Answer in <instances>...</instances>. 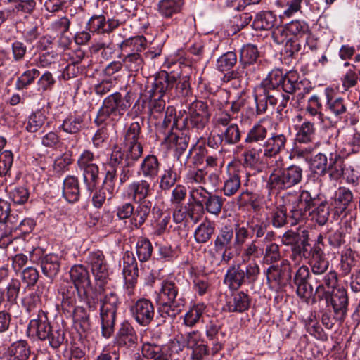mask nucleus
Here are the masks:
<instances>
[{
	"mask_svg": "<svg viewBox=\"0 0 360 360\" xmlns=\"http://www.w3.org/2000/svg\"><path fill=\"white\" fill-rule=\"evenodd\" d=\"M158 313L164 318H174L183 310L186 299L179 295V286L172 279H165L161 283L157 298Z\"/></svg>",
	"mask_w": 360,
	"mask_h": 360,
	"instance_id": "3",
	"label": "nucleus"
},
{
	"mask_svg": "<svg viewBox=\"0 0 360 360\" xmlns=\"http://www.w3.org/2000/svg\"><path fill=\"white\" fill-rule=\"evenodd\" d=\"M153 245L150 241L144 237L138 238L136 243V254L141 262L148 261L153 253Z\"/></svg>",
	"mask_w": 360,
	"mask_h": 360,
	"instance_id": "54",
	"label": "nucleus"
},
{
	"mask_svg": "<svg viewBox=\"0 0 360 360\" xmlns=\"http://www.w3.org/2000/svg\"><path fill=\"white\" fill-rule=\"evenodd\" d=\"M98 288L99 294L103 293L100 298L101 333L104 338H109L114 333L117 311L121 302L115 291H107L104 285Z\"/></svg>",
	"mask_w": 360,
	"mask_h": 360,
	"instance_id": "6",
	"label": "nucleus"
},
{
	"mask_svg": "<svg viewBox=\"0 0 360 360\" xmlns=\"http://www.w3.org/2000/svg\"><path fill=\"white\" fill-rule=\"evenodd\" d=\"M63 195L69 202L79 200L80 190L78 179L74 176H68L63 181Z\"/></svg>",
	"mask_w": 360,
	"mask_h": 360,
	"instance_id": "39",
	"label": "nucleus"
},
{
	"mask_svg": "<svg viewBox=\"0 0 360 360\" xmlns=\"http://www.w3.org/2000/svg\"><path fill=\"white\" fill-rule=\"evenodd\" d=\"M326 110L334 115L335 117H342L346 113L347 105L344 99L340 96H335L331 91L326 90Z\"/></svg>",
	"mask_w": 360,
	"mask_h": 360,
	"instance_id": "42",
	"label": "nucleus"
},
{
	"mask_svg": "<svg viewBox=\"0 0 360 360\" xmlns=\"http://www.w3.org/2000/svg\"><path fill=\"white\" fill-rule=\"evenodd\" d=\"M270 175L266 184L269 190L281 191L290 188L298 184L302 179V168L292 165L285 167L284 160L278 157L269 167Z\"/></svg>",
	"mask_w": 360,
	"mask_h": 360,
	"instance_id": "2",
	"label": "nucleus"
},
{
	"mask_svg": "<svg viewBox=\"0 0 360 360\" xmlns=\"http://www.w3.org/2000/svg\"><path fill=\"white\" fill-rule=\"evenodd\" d=\"M223 205L224 200L221 196L209 193L207 198L204 202L203 207L208 213L218 216L221 213Z\"/></svg>",
	"mask_w": 360,
	"mask_h": 360,
	"instance_id": "61",
	"label": "nucleus"
},
{
	"mask_svg": "<svg viewBox=\"0 0 360 360\" xmlns=\"http://www.w3.org/2000/svg\"><path fill=\"white\" fill-rule=\"evenodd\" d=\"M70 276L73 286L83 289V294H86V289L91 286L89 273L86 268L82 264L74 265L70 270Z\"/></svg>",
	"mask_w": 360,
	"mask_h": 360,
	"instance_id": "31",
	"label": "nucleus"
},
{
	"mask_svg": "<svg viewBox=\"0 0 360 360\" xmlns=\"http://www.w3.org/2000/svg\"><path fill=\"white\" fill-rule=\"evenodd\" d=\"M323 198V196L320 194H312L309 191L303 190L298 197L290 200L288 211L289 217L292 219L291 225H295L305 219Z\"/></svg>",
	"mask_w": 360,
	"mask_h": 360,
	"instance_id": "9",
	"label": "nucleus"
},
{
	"mask_svg": "<svg viewBox=\"0 0 360 360\" xmlns=\"http://www.w3.org/2000/svg\"><path fill=\"white\" fill-rule=\"evenodd\" d=\"M259 52L257 47L252 44L243 46L240 53V64L243 68L253 65L258 58Z\"/></svg>",
	"mask_w": 360,
	"mask_h": 360,
	"instance_id": "53",
	"label": "nucleus"
},
{
	"mask_svg": "<svg viewBox=\"0 0 360 360\" xmlns=\"http://www.w3.org/2000/svg\"><path fill=\"white\" fill-rule=\"evenodd\" d=\"M183 344L192 351L190 360H202L208 354V349L204 344L201 335L198 331H192L182 334Z\"/></svg>",
	"mask_w": 360,
	"mask_h": 360,
	"instance_id": "19",
	"label": "nucleus"
},
{
	"mask_svg": "<svg viewBox=\"0 0 360 360\" xmlns=\"http://www.w3.org/2000/svg\"><path fill=\"white\" fill-rule=\"evenodd\" d=\"M297 120L302 122L296 127L295 141L297 143L309 144L314 141L316 137V129L314 120L305 118L298 115Z\"/></svg>",
	"mask_w": 360,
	"mask_h": 360,
	"instance_id": "21",
	"label": "nucleus"
},
{
	"mask_svg": "<svg viewBox=\"0 0 360 360\" xmlns=\"http://www.w3.org/2000/svg\"><path fill=\"white\" fill-rule=\"evenodd\" d=\"M224 145H234L238 143L241 138L240 131L237 124H231L221 133Z\"/></svg>",
	"mask_w": 360,
	"mask_h": 360,
	"instance_id": "63",
	"label": "nucleus"
},
{
	"mask_svg": "<svg viewBox=\"0 0 360 360\" xmlns=\"http://www.w3.org/2000/svg\"><path fill=\"white\" fill-rule=\"evenodd\" d=\"M154 79L159 84H162L163 91L167 98H174L188 96L191 94L189 77H176L165 71L160 72Z\"/></svg>",
	"mask_w": 360,
	"mask_h": 360,
	"instance_id": "11",
	"label": "nucleus"
},
{
	"mask_svg": "<svg viewBox=\"0 0 360 360\" xmlns=\"http://www.w3.org/2000/svg\"><path fill=\"white\" fill-rule=\"evenodd\" d=\"M330 304L333 309L335 319L342 321L345 319L348 307V295L345 288H338L331 295Z\"/></svg>",
	"mask_w": 360,
	"mask_h": 360,
	"instance_id": "25",
	"label": "nucleus"
},
{
	"mask_svg": "<svg viewBox=\"0 0 360 360\" xmlns=\"http://www.w3.org/2000/svg\"><path fill=\"white\" fill-rule=\"evenodd\" d=\"M291 224L292 219L289 217L288 204L285 207H278L272 212V225L275 228H281L288 223Z\"/></svg>",
	"mask_w": 360,
	"mask_h": 360,
	"instance_id": "60",
	"label": "nucleus"
},
{
	"mask_svg": "<svg viewBox=\"0 0 360 360\" xmlns=\"http://www.w3.org/2000/svg\"><path fill=\"white\" fill-rule=\"evenodd\" d=\"M288 134L278 129L269 131L267 139L262 144L263 157L266 158H276L284 151L288 142Z\"/></svg>",
	"mask_w": 360,
	"mask_h": 360,
	"instance_id": "17",
	"label": "nucleus"
},
{
	"mask_svg": "<svg viewBox=\"0 0 360 360\" xmlns=\"http://www.w3.org/2000/svg\"><path fill=\"white\" fill-rule=\"evenodd\" d=\"M150 183L146 179L134 181L128 185L127 193L134 202L150 201L147 198L151 195Z\"/></svg>",
	"mask_w": 360,
	"mask_h": 360,
	"instance_id": "23",
	"label": "nucleus"
},
{
	"mask_svg": "<svg viewBox=\"0 0 360 360\" xmlns=\"http://www.w3.org/2000/svg\"><path fill=\"white\" fill-rule=\"evenodd\" d=\"M250 296L243 291L233 293L226 301V310L233 313H243L250 306Z\"/></svg>",
	"mask_w": 360,
	"mask_h": 360,
	"instance_id": "30",
	"label": "nucleus"
},
{
	"mask_svg": "<svg viewBox=\"0 0 360 360\" xmlns=\"http://www.w3.org/2000/svg\"><path fill=\"white\" fill-rule=\"evenodd\" d=\"M40 72L37 68L28 69L23 72L17 79L15 86L18 91L27 89L34 83L35 79L39 76Z\"/></svg>",
	"mask_w": 360,
	"mask_h": 360,
	"instance_id": "57",
	"label": "nucleus"
},
{
	"mask_svg": "<svg viewBox=\"0 0 360 360\" xmlns=\"http://www.w3.org/2000/svg\"><path fill=\"white\" fill-rule=\"evenodd\" d=\"M307 258L309 259L308 264L314 275H323L329 269L330 262L323 251L315 248L313 252L307 253Z\"/></svg>",
	"mask_w": 360,
	"mask_h": 360,
	"instance_id": "28",
	"label": "nucleus"
},
{
	"mask_svg": "<svg viewBox=\"0 0 360 360\" xmlns=\"http://www.w3.org/2000/svg\"><path fill=\"white\" fill-rule=\"evenodd\" d=\"M28 331L41 340H48L51 347L58 348L65 339V333L60 326H52L46 314L40 311L36 319L30 321Z\"/></svg>",
	"mask_w": 360,
	"mask_h": 360,
	"instance_id": "5",
	"label": "nucleus"
},
{
	"mask_svg": "<svg viewBox=\"0 0 360 360\" xmlns=\"http://www.w3.org/2000/svg\"><path fill=\"white\" fill-rule=\"evenodd\" d=\"M122 274L124 279L132 283L138 277V263L131 252L127 251L124 254Z\"/></svg>",
	"mask_w": 360,
	"mask_h": 360,
	"instance_id": "40",
	"label": "nucleus"
},
{
	"mask_svg": "<svg viewBox=\"0 0 360 360\" xmlns=\"http://www.w3.org/2000/svg\"><path fill=\"white\" fill-rule=\"evenodd\" d=\"M130 313L138 324L145 327L153 321L155 307L151 300L140 298L131 306Z\"/></svg>",
	"mask_w": 360,
	"mask_h": 360,
	"instance_id": "18",
	"label": "nucleus"
},
{
	"mask_svg": "<svg viewBox=\"0 0 360 360\" xmlns=\"http://www.w3.org/2000/svg\"><path fill=\"white\" fill-rule=\"evenodd\" d=\"M263 155V149L261 147L248 148L245 150L243 157V165L249 167H255L261 162V155Z\"/></svg>",
	"mask_w": 360,
	"mask_h": 360,
	"instance_id": "59",
	"label": "nucleus"
},
{
	"mask_svg": "<svg viewBox=\"0 0 360 360\" xmlns=\"http://www.w3.org/2000/svg\"><path fill=\"white\" fill-rule=\"evenodd\" d=\"M189 139L187 133L180 129H176V131H172L165 137L169 148L174 149L179 156L188 148Z\"/></svg>",
	"mask_w": 360,
	"mask_h": 360,
	"instance_id": "32",
	"label": "nucleus"
},
{
	"mask_svg": "<svg viewBox=\"0 0 360 360\" xmlns=\"http://www.w3.org/2000/svg\"><path fill=\"white\" fill-rule=\"evenodd\" d=\"M162 84L159 85L155 79L146 90L147 96L149 98L150 119L158 121L162 118L165 112L166 101L165 97H167L165 91H163Z\"/></svg>",
	"mask_w": 360,
	"mask_h": 360,
	"instance_id": "14",
	"label": "nucleus"
},
{
	"mask_svg": "<svg viewBox=\"0 0 360 360\" xmlns=\"http://www.w3.org/2000/svg\"><path fill=\"white\" fill-rule=\"evenodd\" d=\"M42 273L48 278H53L59 271L60 259L57 255L48 254L41 259Z\"/></svg>",
	"mask_w": 360,
	"mask_h": 360,
	"instance_id": "43",
	"label": "nucleus"
},
{
	"mask_svg": "<svg viewBox=\"0 0 360 360\" xmlns=\"http://www.w3.org/2000/svg\"><path fill=\"white\" fill-rule=\"evenodd\" d=\"M68 313L72 316L75 323L79 326L82 332H86L90 329L89 315L84 307H77L72 311Z\"/></svg>",
	"mask_w": 360,
	"mask_h": 360,
	"instance_id": "56",
	"label": "nucleus"
},
{
	"mask_svg": "<svg viewBox=\"0 0 360 360\" xmlns=\"http://www.w3.org/2000/svg\"><path fill=\"white\" fill-rule=\"evenodd\" d=\"M276 22V17L271 11H263L257 13L253 20L255 30H269L273 28Z\"/></svg>",
	"mask_w": 360,
	"mask_h": 360,
	"instance_id": "49",
	"label": "nucleus"
},
{
	"mask_svg": "<svg viewBox=\"0 0 360 360\" xmlns=\"http://www.w3.org/2000/svg\"><path fill=\"white\" fill-rule=\"evenodd\" d=\"M344 160L337 152L330 153L329 155V163L328 171L330 172V177L338 179L344 174Z\"/></svg>",
	"mask_w": 360,
	"mask_h": 360,
	"instance_id": "50",
	"label": "nucleus"
},
{
	"mask_svg": "<svg viewBox=\"0 0 360 360\" xmlns=\"http://www.w3.org/2000/svg\"><path fill=\"white\" fill-rule=\"evenodd\" d=\"M37 0H7L9 4L15 3L13 11L16 14L31 15L37 7Z\"/></svg>",
	"mask_w": 360,
	"mask_h": 360,
	"instance_id": "58",
	"label": "nucleus"
},
{
	"mask_svg": "<svg viewBox=\"0 0 360 360\" xmlns=\"http://www.w3.org/2000/svg\"><path fill=\"white\" fill-rule=\"evenodd\" d=\"M86 263L91 268L98 287L107 284L109 279L108 264L103 252L97 250L90 252L86 259Z\"/></svg>",
	"mask_w": 360,
	"mask_h": 360,
	"instance_id": "16",
	"label": "nucleus"
},
{
	"mask_svg": "<svg viewBox=\"0 0 360 360\" xmlns=\"http://www.w3.org/2000/svg\"><path fill=\"white\" fill-rule=\"evenodd\" d=\"M330 208L326 199L323 198L308 214L311 219L320 226L324 225L328 219Z\"/></svg>",
	"mask_w": 360,
	"mask_h": 360,
	"instance_id": "46",
	"label": "nucleus"
},
{
	"mask_svg": "<svg viewBox=\"0 0 360 360\" xmlns=\"http://www.w3.org/2000/svg\"><path fill=\"white\" fill-rule=\"evenodd\" d=\"M310 276L309 268L306 265H302L296 271L292 280L296 286L297 295L305 300H308L314 295L313 287L309 283Z\"/></svg>",
	"mask_w": 360,
	"mask_h": 360,
	"instance_id": "20",
	"label": "nucleus"
},
{
	"mask_svg": "<svg viewBox=\"0 0 360 360\" xmlns=\"http://www.w3.org/2000/svg\"><path fill=\"white\" fill-rule=\"evenodd\" d=\"M353 200V193L346 187H340L335 193L334 205L336 212H343Z\"/></svg>",
	"mask_w": 360,
	"mask_h": 360,
	"instance_id": "47",
	"label": "nucleus"
},
{
	"mask_svg": "<svg viewBox=\"0 0 360 360\" xmlns=\"http://www.w3.org/2000/svg\"><path fill=\"white\" fill-rule=\"evenodd\" d=\"M122 51H127L128 49L131 53H139L146 47V39L143 36H136L129 37L117 44Z\"/></svg>",
	"mask_w": 360,
	"mask_h": 360,
	"instance_id": "48",
	"label": "nucleus"
},
{
	"mask_svg": "<svg viewBox=\"0 0 360 360\" xmlns=\"http://www.w3.org/2000/svg\"><path fill=\"white\" fill-rule=\"evenodd\" d=\"M299 75L296 71H289L283 73L280 69L271 70L261 83L262 89H282L286 94H294L300 89L301 82H299Z\"/></svg>",
	"mask_w": 360,
	"mask_h": 360,
	"instance_id": "8",
	"label": "nucleus"
},
{
	"mask_svg": "<svg viewBox=\"0 0 360 360\" xmlns=\"http://www.w3.org/2000/svg\"><path fill=\"white\" fill-rule=\"evenodd\" d=\"M136 203L138 205L134 208L131 224L135 229H140L150 214L153 202L151 201H143Z\"/></svg>",
	"mask_w": 360,
	"mask_h": 360,
	"instance_id": "41",
	"label": "nucleus"
},
{
	"mask_svg": "<svg viewBox=\"0 0 360 360\" xmlns=\"http://www.w3.org/2000/svg\"><path fill=\"white\" fill-rule=\"evenodd\" d=\"M210 116L207 103L195 100L188 107V115L182 118V127L202 130L208 124Z\"/></svg>",
	"mask_w": 360,
	"mask_h": 360,
	"instance_id": "13",
	"label": "nucleus"
},
{
	"mask_svg": "<svg viewBox=\"0 0 360 360\" xmlns=\"http://www.w3.org/2000/svg\"><path fill=\"white\" fill-rule=\"evenodd\" d=\"M259 273V266L255 262L249 263L245 269L240 264H232L225 274L224 283L230 290H237L243 285L254 284Z\"/></svg>",
	"mask_w": 360,
	"mask_h": 360,
	"instance_id": "7",
	"label": "nucleus"
},
{
	"mask_svg": "<svg viewBox=\"0 0 360 360\" xmlns=\"http://www.w3.org/2000/svg\"><path fill=\"white\" fill-rule=\"evenodd\" d=\"M180 174L181 172L175 164L168 165L160 177L159 188L164 191H169L179 180Z\"/></svg>",
	"mask_w": 360,
	"mask_h": 360,
	"instance_id": "36",
	"label": "nucleus"
},
{
	"mask_svg": "<svg viewBox=\"0 0 360 360\" xmlns=\"http://www.w3.org/2000/svg\"><path fill=\"white\" fill-rule=\"evenodd\" d=\"M162 121L155 122L157 130L164 134L165 136L173 131L174 128L181 129L182 127V118L176 117V109L173 106H168L165 110Z\"/></svg>",
	"mask_w": 360,
	"mask_h": 360,
	"instance_id": "26",
	"label": "nucleus"
},
{
	"mask_svg": "<svg viewBox=\"0 0 360 360\" xmlns=\"http://www.w3.org/2000/svg\"><path fill=\"white\" fill-rule=\"evenodd\" d=\"M160 163L154 155H148L142 160L139 174L142 175L146 180H153L157 177L160 171Z\"/></svg>",
	"mask_w": 360,
	"mask_h": 360,
	"instance_id": "34",
	"label": "nucleus"
},
{
	"mask_svg": "<svg viewBox=\"0 0 360 360\" xmlns=\"http://www.w3.org/2000/svg\"><path fill=\"white\" fill-rule=\"evenodd\" d=\"M285 30L292 40H296L297 42L304 37L309 34V25L303 20H292L287 23Z\"/></svg>",
	"mask_w": 360,
	"mask_h": 360,
	"instance_id": "44",
	"label": "nucleus"
},
{
	"mask_svg": "<svg viewBox=\"0 0 360 360\" xmlns=\"http://www.w3.org/2000/svg\"><path fill=\"white\" fill-rule=\"evenodd\" d=\"M137 340L138 336L132 325L127 321H123L117 332L115 343L119 347L129 348L134 347Z\"/></svg>",
	"mask_w": 360,
	"mask_h": 360,
	"instance_id": "27",
	"label": "nucleus"
},
{
	"mask_svg": "<svg viewBox=\"0 0 360 360\" xmlns=\"http://www.w3.org/2000/svg\"><path fill=\"white\" fill-rule=\"evenodd\" d=\"M269 131L261 123L255 124L249 129L245 139V143H259L262 146L268 137Z\"/></svg>",
	"mask_w": 360,
	"mask_h": 360,
	"instance_id": "45",
	"label": "nucleus"
},
{
	"mask_svg": "<svg viewBox=\"0 0 360 360\" xmlns=\"http://www.w3.org/2000/svg\"><path fill=\"white\" fill-rule=\"evenodd\" d=\"M83 181L86 186L89 193H91L98 182L99 167L96 165L82 171Z\"/></svg>",
	"mask_w": 360,
	"mask_h": 360,
	"instance_id": "62",
	"label": "nucleus"
},
{
	"mask_svg": "<svg viewBox=\"0 0 360 360\" xmlns=\"http://www.w3.org/2000/svg\"><path fill=\"white\" fill-rule=\"evenodd\" d=\"M81 290L75 286L68 285L61 289V306L63 311H72L76 308L77 298L82 299Z\"/></svg>",
	"mask_w": 360,
	"mask_h": 360,
	"instance_id": "33",
	"label": "nucleus"
},
{
	"mask_svg": "<svg viewBox=\"0 0 360 360\" xmlns=\"http://www.w3.org/2000/svg\"><path fill=\"white\" fill-rule=\"evenodd\" d=\"M85 115L84 114L69 115L60 126L61 129L70 134H78L85 128Z\"/></svg>",
	"mask_w": 360,
	"mask_h": 360,
	"instance_id": "38",
	"label": "nucleus"
},
{
	"mask_svg": "<svg viewBox=\"0 0 360 360\" xmlns=\"http://www.w3.org/2000/svg\"><path fill=\"white\" fill-rule=\"evenodd\" d=\"M272 37L274 41L277 44H285L287 50L293 54L301 50V44L296 40H292L290 37L289 33L285 30V25L284 27H277L272 33Z\"/></svg>",
	"mask_w": 360,
	"mask_h": 360,
	"instance_id": "35",
	"label": "nucleus"
},
{
	"mask_svg": "<svg viewBox=\"0 0 360 360\" xmlns=\"http://www.w3.org/2000/svg\"><path fill=\"white\" fill-rule=\"evenodd\" d=\"M206 309L202 302L195 304L184 315V322L187 326H195L201 319Z\"/></svg>",
	"mask_w": 360,
	"mask_h": 360,
	"instance_id": "55",
	"label": "nucleus"
},
{
	"mask_svg": "<svg viewBox=\"0 0 360 360\" xmlns=\"http://www.w3.org/2000/svg\"><path fill=\"white\" fill-rule=\"evenodd\" d=\"M182 0H160L155 7L158 14L165 20L172 19L182 12Z\"/></svg>",
	"mask_w": 360,
	"mask_h": 360,
	"instance_id": "29",
	"label": "nucleus"
},
{
	"mask_svg": "<svg viewBox=\"0 0 360 360\" xmlns=\"http://www.w3.org/2000/svg\"><path fill=\"white\" fill-rule=\"evenodd\" d=\"M243 174H245V172L240 169H234L232 172L228 174L221 188L224 195L232 196L238 191Z\"/></svg>",
	"mask_w": 360,
	"mask_h": 360,
	"instance_id": "37",
	"label": "nucleus"
},
{
	"mask_svg": "<svg viewBox=\"0 0 360 360\" xmlns=\"http://www.w3.org/2000/svg\"><path fill=\"white\" fill-rule=\"evenodd\" d=\"M0 351L6 360H30L31 351L28 343L25 340H19L13 342L6 349L0 347Z\"/></svg>",
	"mask_w": 360,
	"mask_h": 360,
	"instance_id": "24",
	"label": "nucleus"
},
{
	"mask_svg": "<svg viewBox=\"0 0 360 360\" xmlns=\"http://www.w3.org/2000/svg\"><path fill=\"white\" fill-rule=\"evenodd\" d=\"M267 282L276 289L286 286L292 279V266L288 259L270 266L266 271Z\"/></svg>",
	"mask_w": 360,
	"mask_h": 360,
	"instance_id": "15",
	"label": "nucleus"
},
{
	"mask_svg": "<svg viewBox=\"0 0 360 360\" xmlns=\"http://www.w3.org/2000/svg\"><path fill=\"white\" fill-rule=\"evenodd\" d=\"M237 62V56L233 51H228L221 55L217 60L216 68L221 72L231 69Z\"/></svg>",
	"mask_w": 360,
	"mask_h": 360,
	"instance_id": "64",
	"label": "nucleus"
},
{
	"mask_svg": "<svg viewBox=\"0 0 360 360\" xmlns=\"http://www.w3.org/2000/svg\"><path fill=\"white\" fill-rule=\"evenodd\" d=\"M131 103L132 95L130 92H127L124 96H122L120 92L108 96L103 101L95 119V123L101 125L105 122H118L130 108Z\"/></svg>",
	"mask_w": 360,
	"mask_h": 360,
	"instance_id": "4",
	"label": "nucleus"
},
{
	"mask_svg": "<svg viewBox=\"0 0 360 360\" xmlns=\"http://www.w3.org/2000/svg\"><path fill=\"white\" fill-rule=\"evenodd\" d=\"M120 25V21L116 19L106 20L103 15H94L87 22L88 30L97 34L110 33Z\"/></svg>",
	"mask_w": 360,
	"mask_h": 360,
	"instance_id": "22",
	"label": "nucleus"
},
{
	"mask_svg": "<svg viewBox=\"0 0 360 360\" xmlns=\"http://www.w3.org/2000/svg\"><path fill=\"white\" fill-rule=\"evenodd\" d=\"M234 237L233 229L231 226H224L219 231L214 240V251H209L215 262L219 264H228L234 255L231 252Z\"/></svg>",
	"mask_w": 360,
	"mask_h": 360,
	"instance_id": "12",
	"label": "nucleus"
},
{
	"mask_svg": "<svg viewBox=\"0 0 360 360\" xmlns=\"http://www.w3.org/2000/svg\"><path fill=\"white\" fill-rule=\"evenodd\" d=\"M143 122L136 121L131 122L124 132L122 146L115 145L108 160L110 167L120 165L124 160L128 166H134L141 157L143 148L141 144L143 136L141 134V125Z\"/></svg>",
	"mask_w": 360,
	"mask_h": 360,
	"instance_id": "1",
	"label": "nucleus"
},
{
	"mask_svg": "<svg viewBox=\"0 0 360 360\" xmlns=\"http://www.w3.org/2000/svg\"><path fill=\"white\" fill-rule=\"evenodd\" d=\"M309 240V232L307 229L300 231L288 230L281 237L283 245L290 247V259L295 265L307 258Z\"/></svg>",
	"mask_w": 360,
	"mask_h": 360,
	"instance_id": "10",
	"label": "nucleus"
},
{
	"mask_svg": "<svg viewBox=\"0 0 360 360\" xmlns=\"http://www.w3.org/2000/svg\"><path fill=\"white\" fill-rule=\"evenodd\" d=\"M123 66L130 73V75L137 73L142 70L144 60L139 53H130L122 60Z\"/></svg>",
	"mask_w": 360,
	"mask_h": 360,
	"instance_id": "51",
	"label": "nucleus"
},
{
	"mask_svg": "<svg viewBox=\"0 0 360 360\" xmlns=\"http://www.w3.org/2000/svg\"><path fill=\"white\" fill-rule=\"evenodd\" d=\"M215 230L214 224L210 221L202 222L195 230L194 238L197 243L208 242Z\"/></svg>",
	"mask_w": 360,
	"mask_h": 360,
	"instance_id": "52",
	"label": "nucleus"
}]
</instances>
